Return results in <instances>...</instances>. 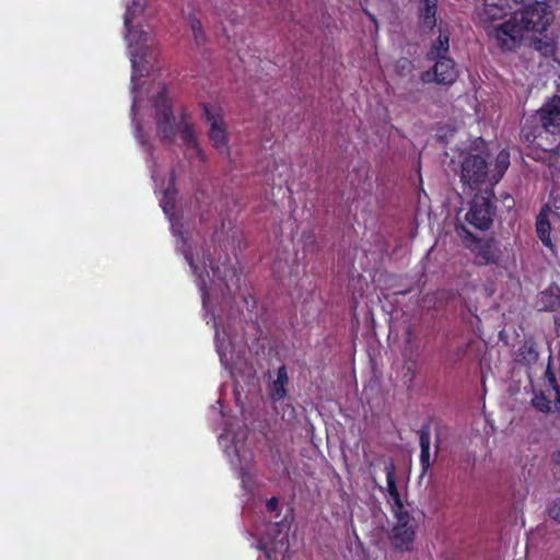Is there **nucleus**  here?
I'll use <instances>...</instances> for the list:
<instances>
[{"label":"nucleus","instance_id":"nucleus-1","mask_svg":"<svg viewBox=\"0 0 560 560\" xmlns=\"http://www.w3.org/2000/svg\"><path fill=\"white\" fill-rule=\"evenodd\" d=\"M538 124L525 125L522 137L545 152H558L560 144V95L548 98L537 110Z\"/></svg>","mask_w":560,"mask_h":560},{"label":"nucleus","instance_id":"nucleus-2","mask_svg":"<svg viewBox=\"0 0 560 560\" xmlns=\"http://www.w3.org/2000/svg\"><path fill=\"white\" fill-rule=\"evenodd\" d=\"M455 232L465 248L475 256L478 266L499 265L502 260L500 242L493 236L478 237L464 223H455Z\"/></svg>","mask_w":560,"mask_h":560},{"label":"nucleus","instance_id":"nucleus-3","mask_svg":"<svg viewBox=\"0 0 560 560\" xmlns=\"http://www.w3.org/2000/svg\"><path fill=\"white\" fill-rule=\"evenodd\" d=\"M495 213L494 191L486 188L482 192L475 194L469 202L464 222L460 221V223L468 224L479 231H488L493 224ZM457 222H459L458 219Z\"/></svg>","mask_w":560,"mask_h":560},{"label":"nucleus","instance_id":"nucleus-4","mask_svg":"<svg viewBox=\"0 0 560 560\" xmlns=\"http://www.w3.org/2000/svg\"><path fill=\"white\" fill-rule=\"evenodd\" d=\"M523 33L542 34L553 20L551 7L545 1H535L524 9L513 12Z\"/></svg>","mask_w":560,"mask_h":560},{"label":"nucleus","instance_id":"nucleus-5","mask_svg":"<svg viewBox=\"0 0 560 560\" xmlns=\"http://www.w3.org/2000/svg\"><path fill=\"white\" fill-rule=\"evenodd\" d=\"M460 183L464 192L480 190L483 184H489V164L481 154H468L460 165Z\"/></svg>","mask_w":560,"mask_h":560},{"label":"nucleus","instance_id":"nucleus-6","mask_svg":"<svg viewBox=\"0 0 560 560\" xmlns=\"http://www.w3.org/2000/svg\"><path fill=\"white\" fill-rule=\"evenodd\" d=\"M485 31L491 39L495 40L497 46L502 51L515 50L522 45L525 37V34L516 22L513 13L508 20L486 27Z\"/></svg>","mask_w":560,"mask_h":560},{"label":"nucleus","instance_id":"nucleus-7","mask_svg":"<svg viewBox=\"0 0 560 560\" xmlns=\"http://www.w3.org/2000/svg\"><path fill=\"white\" fill-rule=\"evenodd\" d=\"M153 106L156 112V129L161 141L164 143H172L175 139V116L165 88H163L155 96Z\"/></svg>","mask_w":560,"mask_h":560},{"label":"nucleus","instance_id":"nucleus-8","mask_svg":"<svg viewBox=\"0 0 560 560\" xmlns=\"http://www.w3.org/2000/svg\"><path fill=\"white\" fill-rule=\"evenodd\" d=\"M202 117L209 125L208 137L211 144L220 152L229 153L228 130L220 108H212L202 103Z\"/></svg>","mask_w":560,"mask_h":560},{"label":"nucleus","instance_id":"nucleus-9","mask_svg":"<svg viewBox=\"0 0 560 560\" xmlns=\"http://www.w3.org/2000/svg\"><path fill=\"white\" fill-rule=\"evenodd\" d=\"M548 384L545 389L534 394L532 404L541 412H560V387L555 374L548 369L546 371Z\"/></svg>","mask_w":560,"mask_h":560},{"label":"nucleus","instance_id":"nucleus-10","mask_svg":"<svg viewBox=\"0 0 560 560\" xmlns=\"http://www.w3.org/2000/svg\"><path fill=\"white\" fill-rule=\"evenodd\" d=\"M265 528L267 533L257 539V547L265 551L268 558L271 553L284 556L289 551L288 532H283L282 527Z\"/></svg>","mask_w":560,"mask_h":560},{"label":"nucleus","instance_id":"nucleus-11","mask_svg":"<svg viewBox=\"0 0 560 560\" xmlns=\"http://www.w3.org/2000/svg\"><path fill=\"white\" fill-rule=\"evenodd\" d=\"M482 1V5L477 8V16L485 30L486 27L495 25L497 21L504 20L511 11L509 0Z\"/></svg>","mask_w":560,"mask_h":560},{"label":"nucleus","instance_id":"nucleus-12","mask_svg":"<svg viewBox=\"0 0 560 560\" xmlns=\"http://www.w3.org/2000/svg\"><path fill=\"white\" fill-rule=\"evenodd\" d=\"M439 0H421L418 7V26L421 32L430 33L436 26Z\"/></svg>","mask_w":560,"mask_h":560},{"label":"nucleus","instance_id":"nucleus-13","mask_svg":"<svg viewBox=\"0 0 560 560\" xmlns=\"http://www.w3.org/2000/svg\"><path fill=\"white\" fill-rule=\"evenodd\" d=\"M142 11L143 7L137 0H132V2L127 5L126 13L124 15V25L126 27L127 38L130 42V45H140L147 42V34L143 31L133 30L131 27L132 20Z\"/></svg>","mask_w":560,"mask_h":560},{"label":"nucleus","instance_id":"nucleus-14","mask_svg":"<svg viewBox=\"0 0 560 560\" xmlns=\"http://www.w3.org/2000/svg\"><path fill=\"white\" fill-rule=\"evenodd\" d=\"M433 66L434 81L439 84L450 85L457 79L458 71L453 59L448 57L434 59Z\"/></svg>","mask_w":560,"mask_h":560},{"label":"nucleus","instance_id":"nucleus-15","mask_svg":"<svg viewBox=\"0 0 560 560\" xmlns=\"http://www.w3.org/2000/svg\"><path fill=\"white\" fill-rule=\"evenodd\" d=\"M551 212L552 211L548 205H545L540 209L536 218V233L540 242L544 244V246L553 252L555 246L551 241V223L549 220V215Z\"/></svg>","mask_w":560,"mask_h":560},{"label":"nucleus","instance_id":"nucleus-16","mask_svg":"<svg viewBox=\"0 0 560 560\" xmlns=\"http://www.w3.org/2000/svg\"><path fill=\"white\" fill-rule=\"evenodd\" d=\"M289 384V375L285 365H281L277 370V377L269 385V397L273 402L282 401L287 395V385Z\"/></svg>","mask_w":560,"mask_h":560},{"label":"nucleus","instance_id":"nucleus-17","mask_svg":"<svg viewBox=\"0 0 560 560\" xmlns=\"http://www.w3.org/2000/svg\"><path fill=\"white\" fill-rule=\"evenodd\" d=\"M415 540L413 527H392L390 541L393 547L399 551L412 549Z\"/></svg>","mask_w":560,"mask_h":560},{"label":"nucleus","instance_id":"nucleus-18","mask_svg":"<svg viewBox=\"0 0 560 560\" xmlns=\"http://www.w3.org/2000/svg\"><path fill=\"white\" fill-rule=\"evenodd\" d=\"M536 306L539 311L553 312L560 307V288L550 285L538 295Z\"/></svg>","mask_w":560,"mask_h":560},{"label":"nucleus","instance_id":"nucleus-19","mask_svg":"<svg viewBox=\"0 0 560 560\" xmlns=\"http://www.w3.org/2000/svg\"><path fill=\"white\" fill-rule=\"evenodd\" d=\"M510 166V153L506 150H502L499 152L495 159L493 170L489 171V186L487 189H492L493 187L501 180L505 172Z\"/></svg>","mask_w":560,"mask_h":560},{"label":"nucleus","instance_id":"nucleus-20","mask_svg":"<svg viewBox=\"0 0 560 560\" xmlns=\"http://www.w3.org/2000/svg\"><path fill=\"white\" fill-rule=\"evenodd\" d=\"M419 434V444H420V465L423 471H427L430 467V423H423Z\"/></svg>","mask_w":560,"mask_h":560},{"label":"nucleus","instance_id":"nucleus-21","mask_svg":"<svg viewBox=\"0 0 560 560\" xmlns=\"http://www.w3.org/2000/svg\"><path fill=\"white\" fill-rule=\"evenodd\" d=\"M384 470L386 474L387 492L395 504L401 506L400 494L396 485V468L394 462L389 460L385 465Z\"/></svg>","mask_w":560,"mask_h":560},{"label":"nucleus","instance_id":"nucleus-22","mask_svg":"<svg viewBox=\"0 0 560 560\" xmlns=\"http://www.w3.org/2000/svg\"><path fill=\"white\" fill-rule=\"evenodd\" d=\"M180 139L188 150H192L196 155L203 160V153L200 149L194 128L190 124H185L180 130Z\"/></svg>","mask_w":560,"mask_h":560},{"label":"nucleus","instance_id":"nucleus-23","mask_svg":"<svg viewBox=\"0 0 560 560\" xmlns=\"http://www.w3.org/2000/svg\"><path fill=\"white\" fill-rule=\"evenodd\" d=\"M440 34L436 42L432 45L428 56L430 59H438L446 57L450 49V37L447 33H443L440 28Z\"/></svg>","mask_w":560,"mask_h":560},{"label":"nucleus","instance_id":"nucleus-24","mask_svg":"<svg viewBox=\"0 0 560 560\" xmlns=\"http://www.w3.org/2000/svg\"><path fill=\"white\" fill-rule=\"evenodd\" d=\"M518 360L524 361L526 364H533L538 360V353L533 347L523 346L518 349Z\"/></svg>","mask_w":560,"mask_h":560},{"label":"nucleus","instance_id":"nucleus-25","mask_svg":"<svg viewBox=\"0 0 560 560\" xmlns=\"http://www.w3.org/2000/svg\"><path fill=\"white\" fill-rule=\"evenodd\" d=\"M190 26H191L196 42L200 43L201 40H203L205 34H203L201 22L197 19H194L190 22Z\"/></svg>","mask_w":560,"mask_h":560},{"label":"nucleus","instance_id":"nucleus-26","mask_svg":"<svg viewBox=\"0 0 560 560\" xmlns=\"http://www.w3.org/2000/svg\"><path fill=\"white\" fill-rule=\"evenodd\" d=\"M266 510L269 514L278 517L280 515L279 499L277 497L268 499L266 502Z\"/></svg>","mask_w":560,"mask_h":560},{"label":"nucleus","instance_id":"nucleus-27","mask_svg":"<svg viewBox=\"0 0 560 560\" xmlns=\"http://www.w3.org/2000/svg\"><path fill=\"white\" fill-rule=\"evenodd\" d=\"M548 515L558 524H560V499H556L552 501V503L549 505Z\"/></svg>","mask_w":560,"mask_h":560},{"label":"nucleus","instance_id":"nucleus-28","mask_svg":"<svg viewBox=\"0 0 560 560\" xmlns=\"http://www.w3.org/2000/svg\"><path fill=\"white\" fill-rule=\"evenodd\" d=\"M174 197H175V190H172L171 187H167L164 191L163 197V209L165 212H167V208H174Z\"/></svg>","mask_w":560,"mask_h":560},{"label":"nucleus","instance_id":"nucleus-29","mask_svg":"<svg viewBox=\"0 0 560 560\" xmlns=\"http://www.w3.org/2000/svg\"><path fill=\"white\" fill-rule=\"evenodd\" d=\"M416 338V334L413 327L409 325L405 331V342L406 345H411Z\"/></svg>","mask_w":560,"mask_h":560},{"label":"nucleus","instance_id":"nucleus-30","mask_svg":"<svg viewBox=\"0 0 560 560\" xmlns=\"http://www.w3.org/2000/svg\"><path fill=\"white\" fill-rule=\"evenodd\" d=\"M185 258H186L188 265L190 266V268L192 269L194 273H197V266L194 262L192 254L189 250L185 252Z\"/></svg>","mask_w":560,"mask_h":560},{"label":"nucleus","instance_id":"nucleus-31","mask_svg":"<svg viewBox=\"0 0 560 560\" xmlns=\"http://www.w3.org/2000/svg\"><path fill=\"white\" fill-rule=\"evenodd\" d=\"M405 369L407 370V373L405 376L409 375V380L412 381L416 375V370L413 366H410L408 362L405 363Z\"/></svg>","mask_w":560,"mask_h":560},{"label":"nucleus","instance_id":"nucleus-32","mask_svg":"<svg viewBox=\"0 0 560 560\" xmlns=\"http://www.w3.org/2000/svg\"><path fill=\"white\" fill-rule=\"evenodd\" d=\"M504 205H505V207H506L508 209H511V208H513V207H514L515 201H514V199H513L510 195H506V196L504 197Z\"/></svg>","mask_w":560,"mask_h":560},{"label":"nucleus","instance_id":"nucleus-33","mask_svg":"<svg viewBox=\"0 0 560 560\" xmlns=\"http://www.w3.org/2000/svg\"><path fill=\"white\" fill-rule=\"evenodd\" d=\"M553 460H555V463H556L557 465H559V466H560V452H558V453L555 455Z\"/></svg>","mask_w":560,"mask_h":560},{"label":"nucleus","instance_id":"nucleus-34","mask_svg":"<svg viewBox=\"0 0 560 560\" xmlns=\"http://www.w3.org/2000/svg\"><path fill=\"white\" fill-rule=\"evenodd\" d=\"M411 291V288L397 292V294L406 295Z\"/></svg>","mask_w":560,"mask_h":560},{"label":"nucleus","instance_id":"nucleus-35","mask_svg":"<svg viewBox=\"0 0 560 560\" xmlns=\"http://www.w3.org/2000/svg\"><path fill=\"white\" fill-rule=\"evenodd\" d=\"M268 525H275V526L283 525V521H279V522H270V523H268Z\"/></svg>","mask_w":560,"mask_h":560},{"label":"nucleus","instance_id":"nucleus-36","mask_svg":"<svg viewBox=\"0 0 560 560\" xmlns=\"http://www.w3.org/2000/svg\"><path fill=\"white\" fill-rule=\"evenodd\" d=\"M401 61L404 62L402 68L405 67V65H410V61L406 58H404Z\"/></svg>","mask_w":560,"mask_h":560},{"label":"nucleus","instance_id":"nucleus-37","mask_svg":"<svg viewBox=\"0 0 560 560\" xmlns=\"http://www.w3.org/2000/svg\"><path fill=\"white\" fill-rule=\"evenodd\" d=\"M404 357L407 359V361H409V360H410V357H408V354H407V349H406V350H405V352H404Z\"/></svg>","mask_w":560,"mask_h":560},{"label":"nucleus","instance_id":"nucleus-38","mask_svg":"<svg viewBox=\"0 0 560 560\" xmlns=\"http://www.w3.org/2000/svg\"><path fill=\"white\" fill-rule=\"evenodd\" d=\"M174 179H175V176H174V172L172 173L171 175V183L174 184Z\"/></svg>","mask_w":560,"mask_h":560},{"label":"nucleus","instance_id":"nucleus-39","mask_svg":"<svg viewBox=\"0 0 560 560\" xmlns=\"http://www.w3.org/2000/svg\"><path fill=\"white\" fill-rule=\"evenodd\" d=\"M513 1L517 3V2H523L524 0H513Z\"/></svg>","mask_w":560,"mask_h":560}]
</instances>
